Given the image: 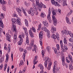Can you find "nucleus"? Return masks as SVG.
Returning a JSON list of instances; mask_svg holds the SVG:
<instances>
[{
    "mask_svg": "<svg viewBox=\"0 0 73 73\" xmlns=\"http://www.w3.org/2000/svg\"><path fill=\"white\" fill-rule=\"evenodd\" d=\"M11 21L13 22L12 25H15V24H19V25H21V23L20 22L21 20L19 19H16L15 18H13L11 19Z\"/></svg>",
    "mask_w": 73,
    "mask_h": 73,
    "instance_id": "1",
    "label": "nucleus"
},
{
    "mask_svg": "<svg viewBox=\"0 0 73 73\" xmlns=\"http://www.w3.org/2000/svg\"><path fill=\"white\" fill-rule=\"evenodd\" d=\"M52 13L53 15L52 16L53 24L54 26H56L57 25V19H56L54 16H56V12L54 11H52Z\"/></svg>",
    "mask_w": 73,
    "mask_h": 73,
    "instance_id": "2",
    "label": "nucleus"
},
{
    "mask_svg": "<svg viewBox=\"0 0 73 73\" xmlns=\"http://www.w3.org/2000/svg\"><path fill=\"white\" fill-rule=\"evenodd\" d=\"M57 62V61H55L54 62V66L53 67V69L52 70L53 72V73H56H56H58V70L59 69L57 68L56 67L57 65H56V63Z\"/></svg>",
    "mask_w": 73,
    "mask_h": 73,
    "instance_id": "3",
    "label": "nucleus"
},
{
    "mask_svg": "<svg viewBox=\"0 0 73 73\" xmlns=\"http://www.w3.org/2000/svg\"><path fill=\"white\" fill-rule=\"evenodd\" d=\"M27 12L29 14H31V15L32 16H34L35 13L34 9H33L32 7L30 8V9L27 11Z\"/></svg>",
    "mask_w": 73,
    "mask_h": 73,
    "instance_id": "4",
    "label": "nucleus"
},
{
    "mask_svg": "<svg viewBox=\"0 0 73 73\" xmlns=\"http://www.w3.org/2000/svg\"><path fill=\"white\" fill-rule=\"evenodd\" d=\"M62 33L63 35L64 34H65L66 35H69L70 36V35H73V34H72L69 31H68L65 30H63L62 32Z\"/></svg>",
    "mask_w": 73,
    "mask_h": 73,
    "instance_id": "5",
    "label": "nucleus"
},
{
    "mask_svg": "<svg viewBox=\"0 0 73 73\" xmlns=\"http://www.w3.org/2000/svg\"><path fill=\"white\" fill-rule=\"evenodd\" d=\"M44 61H45L44 62V66L46 68L47 67V64H48V60H49V58L48 57H46L45 58H44Z\"/></svg>",
    "mask_w": 73,
    "mask_h": 73,
    "instance_id": "6",
    "label": "nucleus"
},
{
    "mask_svg": "<svg viewBox=\"0 0 73 73\" xmlns=\"http://www.w3.org/2000/svg\"><path fill=\"white\" fill-rule=\"evenodd\" d=\"M39 38H40V45H42V40H41V39L42 38V32H40V33L39 35Z\"/></svg>",
    "mask_w": 73,
    "mask_h": 73,
    "instance_id": "7",
    "label": "nucleus"
},
{
    "mask_svg": "<svg viewBox=\"0 0 73 73\" xmlns=\"http://www.w3.org/2000/svg\"><path fill=\"white\" fill-rule=\"evenodd\" d=\"M19 38H20V40L18 42V45H21L22 44V42H23V36H22V35H20L19 36Z\"/></svg>",
    "mask_w": 73,
    "mask_h": 73,
    "instance_id": "8",
    "label": "nucleus"
},
{
    "mask_svg": "<svg viewBox=\"0 0 73 73\" xmlns=\"http://www.w3.org/2000/svg\"><path fill=\"white\" fill-rule=\"evenodd\" d=\"M51 1L52 4L54 5L55 6H56V7H59L60 6L59 4L57 2L55 1L54 0H51Z\"/></svg>",
    "mask_w": 73,
    "mask_h": 73,
    "instance_id": "9",
    "label": "nucleus"
},
{
    "mask_svg": "<svg viewBox=\"0 0 73 73\" xmlns=\"http://www.w3.org/2000/svg\"><path fill=\"white\" fill-rule=\"evenodd\" d=\"M6 39L7 41L10 42L11 41L10 38H11V36L8 34H7L6 35Z\"/></svg>",
    "mask_w": 73,
    "mask_h": 73,
    "instance_id": "10",
    "label": "nucleus"
},
{
    "mask_svg": "<svg viewBox=\"0 0 73 73\" xmlns=\"http://www.w3.org/2000/svg\"><path fill=\"white\" fill-rule=\"evenodd\" d=\"M51 37H52V38H54V39H56V38H57V40H58L59 35H58V34H57L56 35H55L54 34H53L52 35Z\"/></svg>",
    "mask_w": 73,
    "mask_h": 73,
    "instance_id": "11",
    "label": "nucleus"
},
{
    "mask_svg": "<svg viewBox=\"0 0 73 73\" xmlns=\"http://www.w3.org/2000/svg\"><path fill=\"white\" fill-rule=\"evenodd\" d=\"M0 26L3 28H4V24H3V22L2 21V18H0Z\"/></svg>",
    "mask_w": 73,
    "mask_h": 73,
    "instance_id": "12",
    "label": "nucleus"
},
{
    "mask_svg": "<svg viewBox=\"0 0 73 73\" xmlns=\"http://www.w3.org/2000/svg\"><path fill=\"white\" fill-rule=\"evenodd\" d=\"M56 31V29L54 27H52L51 30V32L53 34H54V32Z\"/></svg>",
    "mask_w": 73,
    "mask_h": 73,
    "instance_id": "13",
    "label": "nucleus"
},
{
    "mask_svg": "<svg viewBox=\"0 0 73 73\" xmlns=\"http://www.w3.org/2000/svg\"><path fill=\"white\" fill-rule=\"evenodd\" d=\"M48 66L47 67V69L48 70H50V68L51 67V66L52 63L50 62H48Z\"/></svg>",
    "mask_w": 73,
    "mask_h": 73,
    "instance_id": "14",
    "label": "nucleus"
},
{
    "mask_svg": "<svg viewBox=\"0 0 73 73\" xmlns=\"http://www.w3.org/2000/svg\"><path fill=\"white\" fill-rule=\"evenodd\" d=\"M43 24L44 25H45V27H48L49 26V25L46 21H43Z\"/></svg>",
    "mask_w": 73,
    "mask_h": 73,
    "instance_id": "15",
    "label": "nucleus"
},
{
    "mask_svg": "<svg viewBox=\"0 0 73 73\" xmlns=\"http://www.w3.org/2000/svg\"><path fill=\"white\" fill-rule=\"evenodd\" d=\"M68 58H69L71 62V64H73V60H72V57L70 54L68 55Z\"/></svg>",
    "mask_w": 73,
    "mask_h": 73,
    "instance_id": "16",
    "label": "nucleus"
},
{
    "mask_svg": "<svg viewBox=\"0 0 73 73\" xmlns=\"http://www.w3.org/2000/svg\"><path fill=\"white\" fill-rule=\"evenodd\" d=\"M62 1H63V3L62 4H63V6H67V5L66 4V0H62Z\"/></svg>",
    "mask_w": 73,
    "mask_h": 73,
    "instance_id": "17",
    "label": "nucleus"
},
{
    "mask_svg": "<svg viewBox=\"0 0 73 73\" xmlns=\"http://www.w3.org/2000/svg\"><path fill=\"white\" fill-rule=\"evenodd\" d=\"M29 33L31 37H34L33 36V33H32V31H31V29H30V30H29Z\"/></svg>",
    "mask_w": 73,
    "mask_h": 73,
    "instance_id": "18",
    "label": "nucleus"
},
{
    "mask_svg": "<svg viewBox=\"0 0 73 73\" xmlns=\"http://www.w3.org/2000/svg\"><path fill=\"white\" fill-rule=\"evenodd\" d=\"M46 50H48L49 53H50V51H51V50L50 49V47L47 46L46 48Z\"/></svg>",
    "mask_w": 73,
    "mask_h": 73,
    "instance_id": "19",
    "label": "nucleus"
},
{
    "mask_svg": "<svg viewBox=\"0 0 73 73\" xmlns=\"http://www.w3.org/2000/svg\"><path fill=\"white\" fill-rule=\"evenodd\" d=\"M41 29H42V31H45V32H48V31L47 30V29L46 27H42L41 28Z\"/></svg>",
    "mask_w": 73,
    "mask_h": 73,
    "instance_id": "20",
    "label": "nucleus"
},
{
    "mask_svg": "<svg viewBox=\"0 0 73 73\" xmlns=\"http://www.w3.org/2000/svg\"><path fill=\"white\" fill-rule=\"evenodd\" d=\"M70 35V36L72 38H70L69 39V41L70 42H73V35Z\"/></svg>",
    "mask_w": 73,
    "mask_h": 73,
    "instance_id": "21",
    "label": "nucleus"
},
{
    "mask_svg": "<svg viewBox=\"0 0 73 73\" xmlns=\"http://www.w3.org/2000/svg\"><path fill=\"white\" fill-rule=\"evenodd\" d=\"M66 20L67 23H68V24H71L70 22V21H69V19L67 17H66Z\"/></svg>",
    "mask_w": 73,
    "mask_h": 73,
    "instance_id": "22",
    "label": "nucleus"
},
{
    "mask_svg": "<svg viewBox=\"0 0 73 73\" xmlns=\"http://www.w3.org/2000/svg\"><path fill=\"white\" fill-rule=\"evenodd\" d=\"M38 67H40V68L41 69V70H42L44 69V67H43V66H42V64H40L38 65Z\"/></svg>",
    "mask_w": 73,
    "mask_h": 73,
    "instance_id": "23",
    "label": "nucleus"
},
{
    "mask_svg": "<svg viewBox=\"0 0 73 73\" xmlns=\"http://www.w3.org/2000/svg\"><path fill=\"white\" fill-rule=\"evenodd\" d=\"M50 14H51V11H50V8H49L48 10V17L50 16Z\"/></svg>",
    "mask_w": 73,
    "mask_h": 73,
    "instance_id": "24",
    "label": "nucleus"
},
{
    "mask_svg": "<svg viewBox=\"0 0 73 73\" xmlns=\"http://www.w3.org/2000/svg\"><path fill=\"white\" fill-rule=\"evenodd\" d=\"M25 24L27 27H28V26H29V25H28V21L27 19L25 20Z\"/></svg>",
    "mask_w": 73,
    "mask_h": 73,
    "instance_id": "25",
    "label": "nucleus"
},
{
    "mask_svg": "<svg viewBox=\"0 0 73 73\" xmlns=\"http://www.w3.org/2000/svg\"><path fill=\"white\" fill-rule=\"evenodd\" d=\"M21 9L23 12L24 13V14L25 15V16L27 15V13H26V12H25V11L24 10V8L23 7H22L21 8Z\"/></svg>",
    "mask_w": 73,
    "mask_h": 73,
    "instance_id": "26",
    "label": "nucleus"
},
{
    "mask_svg": "<svg viewBox=\"0 0 73 73\" xmlns=\"http://www.w3.org/2000/svg\"><path fill=\"white\" fill-rule=\"evenodd\" d=\"M12 26L13 27V30L15 32H16V25H12Z\"/></svg>",
    "mask_w": 73,
    "mask_h": 73,
    "instance_id": "27",
    "label": "nucleus"
},
{
    "mask_svg": "<svg viewBox=\"0 0 73 73\" xmlns=\"http://www.w3.org/2000/svg\"><path fill=\"white\" fill-rule=\"evenodd\" d=\"M47 37L48 38H50V32L49 31H48L47 33Z\"/></svg>",
    "mask_w": 73,
    "mask_h": 73,
    "instance_id": "28",
    "label": "nucleus"
},
{
    "mask_svg": "<svg viewBox=\"0 0 73 73\" xmlns=\"http://www.w3.org/2000/svg\"><path fill=\"white\" fill-rule=\"evenodd\" d=\"M16 11H17V12L19 13H21V10H20V9L18 8H16Z\"/></svg>",
    "mask_w": 73,
    "mask_h": 73,
    "instance_id": "29",
    "label": "nucleus"
},
{
    "mask_svg": "<svg viewBox=\"0 0 73 73\" xmlns=\"http://www.w3.org/2000/svg\"><path fill=\"white\" fill-rule=\"evenodd\" d=\"M47 19L49 21V23H52V20L51 19V18H50V17H48H48L47 16Z\"/></svg>",
    "mask_w": 73,
    "mask_h": 73,
    "instance_id": "30",
    "label": "nucleus"
},
{
    "mask_svg": "<svg viewBox=\"0 0 73 73\" xmlns=\"http://www.w3.org/2000/svg\"><path fill=\"white\" fill-rule=\"evenodd\" d=\"M60 43L61 48L63 47V43L62 42V40H60Z\"/></svg>",
    "mask_w": 73,
    "mask_h": 73,
    "instance_id": "31",
    "label": "nucleus"
},
{
    "mask_svg": "<svg viewBox=\"0 0 73 73\" xmlns=\"http://www.w3.org/2000/svg\"><path fill=\"white\" fill-rule=\"evenodd\" d=\"M4 61V58L3 57H1L0 60V63H2Z\"/></svg>",
    "mask_w": 73,
    "mask_h": 73,
    "instance_id": "32",
    "label": "nucleus"
},
{
    "mask_svg": "<svg viewBox=\"0 0 73 73\" xmlns=\"http://www.w3.org/2000/svg\"><path fill=\"white\" fill-rule=\"evenodd\" d=\"M72 62H71V65L69 66V68L70 70H72L73 69V66H72Z\"/></svg>",
    "mask_w": 73,
    "mask_h": 73,
    "instance_id": "33",
    "label": "nucleus"
},
{
    "mask_svg": "<svg viewBox=\"0 0 73 73\" xmlns=\"http://www.w3.org/2000/svg\"><path fill=\"white\" fill-rule=\"evenodd\" d=\"M26 42L27 45L29 44V39H28V37H26Z\"/></svg>",
    "mask_w": 73,
    "mask_h": 73,
    "instance_id": "34",
    "label": "nucleus"
},
{
    "mask_svg": "<svg viewBox=\"0 0 73 73\" xmlns=\"http://www.w3.org/2000/svg\"><path fill=\"white\" fill-rule=\"evenodd\" d=\"M34 46V48L33 49V52H34V51H35V52H36V49H37V48H36V46H35V45Z\"/></svg>",
    "mask_w": 73,
    "mask_h": 73,
    "instance_id": "35",
    "label": "nucleus"
},
{
    "mask_svg": "<svg viewBox=\"0 0 73 73\" xmlns=\"http://www.w3.org/2000/svg\"><path fill=\"white\" fill-rule=\"evenodd\" d=\"M64 42L65 44H67V40H66V39L65 38H64Z\"/></svg>",
    "mask_w": 73,
    "mask_h": 73,
    "instance_id": "36",
    "label": "nucleus"
},
{
    "mask_svg": "<svg viewBox=\"0 0 73 73\" xmlns=\"http://www.w3.org/2000/svg\"><path fill=\"white\" fill-rule=\"evenodd\" d=\"M41 24L40 23L38 25V27L37 30H40V29H41Z\"/></svg>",
    "mask_w": 73,
    "mask_h": 73,
    "instance_id": "37",
    "label": "nucleus"
},
{
    "mask_svg": "<svg viewBox=\"0 0 73 73\" xmlns=\"http://www.w3.org/2000/svg\"><path fill=\"white\" fill-rule=\"evenodd\" d=\"M8 48L9 52H10L11 51V45H10V44H9L8 45Z\"/></svg>",
    "mask_w": 73,
    "mask_h": 73,
    "instance_id": "38",
    "label": "nucleus"
},
{
    "mask_svg": "<svg viewBox=\"0 0 73 73\" xmlns=\"http://www.w3.org/2000/svg\"><path fill=\"white\" fill-rule=\"evenodd\" d=\"M20 64L21 65H24V62L22 60H21L20 61Z\"/></svg>",
    "mask_w": 73,
    "mask_h": 73,
    "instance_id": "39",
    "label": "nucleus"
},
{
    "mask_svg": "<svg viewBox=\"0 0 73 73\" xmlns=\"http://www.w3.org/2000/svg\"><path fill=\"white\" fill-rule=\"evenodd\" d=\"M3 30H1V29H0V33H1V34H2V33H4V35H5V32L4 31H3Z\"/></svg>",
    "mask_w": 73,
    "mask_h": 73,
    "instance_id": "40",
    "label": "nucleus"
},
{
    "mask_svg": "<svg viewBox=\"0 0 73 73\" xmlns=\"http://www.w3.org/2000/svg\"><path fill=\"white\" fill-rule=\"evenodd\" d=\"M36 4V6L37 7V5L38 6V8H41V3L40 4H38V5H37V4Z\"/></svg>",
    "mask_w": 73,
    "mask_h": 73,
    "instance_id": "41",
    "label": "nucleus"
},
{
    "mask_svg": "<svg viewBox=\"0 0 73 73\" xmlns=\"http://www.w3.org/2000/svg\"><path fill=\"white\" fill-rule=\"evenodd\" d=\"M56 47L57 50H59L60 49V45L59 44H56Z\"/></svg>",
    "mask_w": 73,
    "mask_h": 73,
    "instance_id": "42",
    "label": "nucleus"
},
{
    "mask_svg": "<svg viewBox=\"0 0 73 73\" xmlns=\"http://www.w3.org/2000/svg\"><path fill=\"white\" fill-rule=\"evenodd\" d=\"M40 5L41 8H44V5L43 4L42 2H40Z\"/></svg>",
    "mask_w": 73,
    "mask_h": 73,
    "instance_id": "43",
    "label": "nucleus"
},
{
    "mask_svg": "<svg viewBox=\"0 0 73 73\" xmlns=\"http://www.w3.org/2000/svg\"><path fill=\"white\" fill-rule=\"evenodd\" d=\"M0 18H2L3 19H4V15L3 14H1L0 16Z\"/></svg>",
    "mask_w": 73,
    "mask_h": 73,
    "instance_id": "44",
    "label": "nucleus"
},
{
    "mask_svg": "<svg viewBox=\"0 0 73 73\" xmlns=\"http://www.w3.org/2000/svg\"><path fill=\"white\" fill-rule=\"evenodd\" d=\"M8 4L10 5H11L12 4V2H11V1L10 0H9L8 1Z\"/></svg>",
    "mask_w": 73,
    "mask_h": 73,
    "instance_id": "45",
    "label": "nucleus"
},
{
    "mask_svg": "<svg viewBox=\"0 0 73 73\" xmlns=\"http://www.w3.org/2000/svg\"><path fill=\"white\" fill-rule=\"evenodd\" d=\"M40 16L41 17H42V18H44V17H45L44 16V14L43 13H41V15H40Z\"/></svg>",
    "mask_w": 73,
    "mask_h": 73,
    "instance_id": "46",
    "label": "nucleus"
},
{
    "mask_svg": "<svg viewBox=\"0 0 73 73\" xmlns=\"http://www.w3.org/2000/svg\"><path fill=\"white\" fill-rule=\"evenodd\" d=\"M45 51H44V50H42V56H44V54H45Z\"/></svg>",
    "mask_w": 73,
    "mask_h": 73,
    "instance_id": "47",
    "label": "nucleus"
},
{
    "mask_svg": "<svg viewBox=\"0 0 73 73\" xmlns=\"http://www.w3.org/2000/svg\"><path fill=\"white\" fill-rule=\"evenodd\" d=\"M14 39L15 40H17V35H16V34L14 35Z\"/></svg>",
    "mask_w": 73,
    "mask_h": 73,
    "instance_id": "48",
    "label": "nucleus"
},
{
    "mask_svg": "<svg viewBox=\"0 0 73 73\" xmlns=\"http://www.w3.org/2000/svg\"><path fill=\"white\" fill-rule=\"evenodd\" d=\"M3 8L2 9L4 11H6V8H5V6H3L2 7Z\"/></svg>",
    "mask_w": 73,
    "mask_h": 73,
    "instance_id": "49",
    "label": "nucleus"
},
{
    "mask_svg": "<svg viewBox=\"0 0 73 73\" xmlns=\"http://www.w3.org/2000/svg\"><path fill=\"white\" fill-rule=\"evenodd\" d=\"M32 29L33 30V32H36V31L35 30V28L34 27H32Z\"/></svg>",
    "mask_w": 73,
    "mask_h": 73,
    "instance_id": "50",
    "label": "nucleus"
},
{
    "mask_svg": "<svg viewBox=\"0 0 73 73\" xmlns=\"http://www.w3.org/2000/svg\"><path fill=\"white\" fill-rule=\"evenodd\" d=\"M35 1H36V4H37L38 5V4H39V1L38 0H35Z\"/></svg>",
    "mask_w": 73,
    "mask_h": 73,
    "instance_id": "51",
    "label": "nucleus"
},
{
    "mask_svg": "<svg viewBox=\"0 0 73 73\" xmlns=\"http://www.w3.org/2000/svg\"><path fill=\"white\" fill-rule=\"evenodd\" d=\"M62 62H65V58H64V56H63L62 57Z\"/></svg>",
    "mask_w": 73,
    "mask_h": 73,
    "instance_id": "52",
    "label": "nucleus"
},
{
    "mask_svg": "<svg viewBox=\"0 0 73 73\" xmlns=\"http://www.w3.org/2000/svg\"><path fill=\"white\" fill-rule=\"evenodd\" d=\"M57 50L56 49H55L54 50V52L56 54H57Z\"/></svg>",
    "mask_w": 73,
    "mask_h": 73,
    "instance_id": "53",
    "label": "nucleus"
},
{
    "mask_svg": "<svg viewBox=\"0 0 73 73\" xmlns=\"http://www.w3.org/2000/svg\"><path fill=\"white\" fill-rule=\"evenodd\" d=\"M64 48L66 49V50H68V47H67V46L66 45H65L64 46Z\"/></svg>",
    "mask_w": 73,
    "mask_h": 73,
    "instance_id": "54",
    "label": "nucleus"
},
{
    "mask_svg": "<svg viewBox=\"0 0 73 73\" xmlns=\"http://www.w3.org/2000/svg\"><path fill=\"white\" fill-rule=\"evenodd\" d=\"M20 52H23V49L22 48H20L19 49Z\"/></svg>",
    "mask_w": 73,
    "mask_h": 73,
    "instance_id": "55",
    "label": "nucleus"
},
{
    "mask_svg": "<svg viewBox=\"0 0 73 73\" xmlns=\"http://www.w3.org/2000/svg\"><path fill=\"white\" fill-rule=\"evenodd\" d=\"M68 46H72V45H72V44L70 43H68Z\"/></svg>",
    "mask_w": 73,
    "mask_h": 73,
    "instance_id": "56",
    "label": "nucleus"
},
{
    "mask_svg": "<svg viewBox=\"0 0 73 73\" xmlns=\"http://www.w3.org/2000/svg\"><path fill=\"white\" fill-rule=\"evenodd\" d=\"M25 35L27 37H28V32H25Z\"/></svg>",
    "mask_w": 73,
    "mask_h": 73,
    "instance_id": "57",
    "label": "nucleus"
},
{
    "mask_svg": "<svg viewBox=\"0 0 73 73\" xmlns=\"http://www.w3.org/2000/svg\"><path fill=\"white\" fill-rule=\"evenodd\" d=\"M51 11L52 12H53L54 11V8L52 7L51 9Z\"/></svg>",
    "mask_w": 73,
    "mask_h": 73,
    "instance_id": "58",
    "label": "nucleus"
},
{
    "mask_svg": "<svg viewBox=\"0 0 73 73\" xmlns=\"http://www.w3.org/2000/svg\"><path fill=\"white\" fill-rule=\"evenodd\" d=\"M23 59H25V53H23Z\"/></svg>",
    "mask_w": 73,
    "mask_h": 73,
    "instance_id": "59",
    "label": "nucleus"
},
{
    "mask_svg": "<svg viewBox=\"0 0 73 73\" xmlns=\"http://www.w3.org/2000/svg\"><path fill=\"white\" fill-rule=\"evenodd\" d=\"M24 29L25 32H27V28L25 27Z\"/></svg>",
    "mask_w": 73,
    "mask_h": 73,
    "instance_id": "60",
    "label": "nucleus"
},
{
    "mask_svg": "<svg viewBox=\"0 0 73 73\" xmlns=\"http://www.w3.org/2000/svg\"><path fill=\"white\" fill-rule=\"evenodd\" d=\"M7 72L8 73H9V67L8 66V68H7Z\"/></svg>",
    "mask_w": 73,
    "mask_h": 73,
    "instance_id": "61",
    "label": "nucleus"
},
{
    "mask_svg": "<svg viewBox=\"0 0 73 73\" xmlns=\"http://www.w3.org/2000/svg\"><path fill=\"white\" fill-rule=\"evenodd\" d=\"M61 49L62 50V52H64V51H65V49H64V48H63L62 47L61 48Z\"/></svg>",
    "mask_w": 73,
    "mask_h": 73,
    "instance_id": "62",
    "label": "nucleus"
},
{
    "mask_svg": "<svg viewBox=\"0 0 73 73\" xmlns=\"http://www.w3.org/2000/svg\"><path fill=\"white\" fill-rule=\"evenodd\" d=\"M2 4H3V5L4 4H5V1H4V0H3V2H2Z\"/></svg>",
    "mask_w": 73,
    "mask_h": 73,
    "instance_id": "63",
    "label": "nucleus"
},
{
    "mask_svg": "<svg viewBox=\"0 0 73 73\" xmlns=\"http://www.w3.org/2000/svg\"><path fill=\"white\" fill-rule=\"evenodd\" d=\"M71 5H72V7H73V1H72L71 2Z\"/></svg>",
    "mask_w": 73,
    "mask_h": 73,
    "instance_id": "64",
    "label": "nucleus"
}]
</instances>
